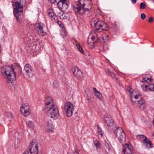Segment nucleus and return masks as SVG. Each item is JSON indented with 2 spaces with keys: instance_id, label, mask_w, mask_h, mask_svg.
I'll use <instances>...</instances> for the list:
<instances>
[{
  "instance_id": "nucleus-1",
  "label": "nucleus",
  "mask_w": 154,
  "mask_h": 154,
  "mask_svg": "<svg viewBox=\"0 0 154 154\" xmlns=\"http://www.w3.org/2000/svg\"><path fill=\"white\" fill-rule=\"evenodd\" d=\"M44 110L47 115L54 119H56L59 115V111L56 106L54 105L53 100L51 97H47L44 100Z\"/></svg>"
},
{
  "instance_id": "nucleus-2",
  "label": "nucleus",
  "mask_w": 154,
  "mask_h": 154,
  "mask_svg": "<svg viewBox=\"0 0 154 154\" xmlns=\"http://www.w3.org/2000/svg\"><path fill=\"white\" fill-rule=\"evenodd\" d=\"M26 4L25 0H14L12 2L13 12L17 20L20 21V17L23 11V7Z\"/></svg>"
},
{
  "instance_id": "nucleus-3",
  "label": "nucleus",
  "mask_w": 154,
  "mask_h": 154,
  "mask_svg": "<svg viewBox=\"0 0 154 154\" xmlns=\"http://www.w3.org/2000/svg\"><path fill=\"white\" fill-rule=\"evenodd\" d=\"M85 4L84 0H79L74 6L73 10L75 13L81 14H88L92 8V4L89 3L88 7L85 8Z\"/></svg>"
},
{
  "instance_id": "nucleus-4",
  "label": "nucleus",
  "mask_w": 154,
  "mask_h": 154,
  "mask_svg": "<svg viewBox=\"0 0 154 154\" xmlns=\"http://www.w3.org/2000/svg\"><path fill=\"white\" fill-rule=\"evenodd\" d=\"M11 68L8 66H4L1 68V72L4 76H6L8 80L7 85L9 86L12 85V82L16 79V77L14 74L11 71Z\"/></svg>"
},
{
  "instance_id": "nucleus-5",
  "label": "nucleus",
  "mask_w": 154,
  "mask_h": 154,
  "mask_svg": "<svg viewBox=\"0 0 154 154\" xmlns=\"http://www.w3.org/2000/svg\"><path fill=\"white\" fill-rule=\"evenodd\" d=\"M91 23L92 26L95 27L100 32L103 30H106L108 28V26L106 23L97 18H92Z\"/></svg>"
},
{
  "instance_id": "nucleus-6",
  "label": "nucleus",
  "mask_w": 154,
  "mask_h": 154,
  "mask_svg": "<svg viewBox=\"0 0 154 154\" xmlns=\"http://www.w3.org/2000/svg\"><path fill=\"white\" fill-rule=\"evenodd\" d=\"M114 132L121 143L122 144L125 142V134L122 128L117 127L114 130Z\"/></svg>"
},
{
  "instance_id": "nucleus-7",
  "label": "nucleus",
  "mask_w": 154,
  "mask_h": 154,
  "mask_svg": "<svg viewBox=\"0 0 154 154\" xmlns=\"http://www.w3.org/2000/svg\"><path fill=\"white\" fill-rule=\"evenodd\" d=\"M64 109L66 114V116L70 117L72 116L74 109L72 104L69 101L66 102L64 105Z\"/></svg>"
},
{
  "instance_id": "nucleus-8",
  "label": "nucleus",
  "mask_w": 154,
  "mask_h": 154,
  "mask_svg": "<svg viewBox=\"0 0 154 154\" xmlns=\"http://www.w3.org/2000/svg\"><path fill=\"white\" fill-rule=\"evenodd\" d=\"M33 71L31 66L29 64H26L23 70V74L29 78H32L33 76Z\"/></svg>"
},
{
  "instance_id": "nucleus-9",
  "label": "nucleus",
  "mask_w": 154,
  "mask_h": 154,
  "mask_svg": "<svg viewBox=\"0 0 154 154\" xmlns=\"http://www.w3.org/2000/svg\"><path fill=\"white\" fill-rule=\"evenodd\" d=\"M35 140H33L29 145V150L31 154H38V146Z\"/></svg>"
},
{
  "instance_id": "nucleus-10",
  "label": "nucleus",
  "mask_w": 154,
  "mask_h": 154,
  "mask_svg": "<svg viewBox=\"0 0 154 154\" xmlns=\"http://www.w3.org/2000/svg\"><path fill=\"white\" fill-rule=\"evenodd\" d=\"M20 110L21 114L25 116H28L30 113V107L27 103L23 104L21 105Z\"/></svg>"
},
{
  "instance_id": "nucleus-11",
  "label": "nucleus",
  "mask_w": 154,
  "mask_h": 154,
  "mask_svg": "<svg viewBox=\"0 0 154 154\" xmlns=\"http://www.w3.org/2000/svg\"><path fill=\"white\" fill-rule=\"evenodd\" d=\"M32 40L31 38H29L28 41L29 43L31 45V46L32 47L35 48V50H41V48H42V42H40L38 40L33 42L34 40L33 39V37H32Z\"/></svg>"
},
{
  "instance_id": "nucleus-12",
  "label": "nucleus",
  "mask_w": 154,
  "mask_h": 154,
  "mask_svg": "<svg viewBox=\"0 0 154 154\" xmlns=\"http://www.w3.org/2000/svg\"><path fill=\"white\" fill-rule=\"evenodd\" d=\"M58 7L62 11H65L68 8V2L66 0H59L57 3Z\"/></svg>"
},
{
  "instance_id": "nucleus-13",
  "label": "nucleus",
  "mask_w": 154,
  "mask_h": 154,
  "mask_svg": "<svg viewBox=\"0 0 154 154\" xmlns=\"http://www.w3.org/2000/svg\"><path fill=\"white\" fill-rule=\"evenodd\" d=\"M133 147L130 144L125 143L123 146L122 154H133Z\"/></svg>"
},
{
  "instance_id": "nucleus-14",
  "label": "nucleus",
  "mask_w": 154,
  "mask_h": 154,
  "mask_svg": "<svg viewBox=\"0 0 154 154\" xmlns=\"http://www.w3.org/2000/svg\"><path fill=\"white\" fill-rule=\"evenodd\" d=\"M72 71L74 76L78 79H81L83 78V73L77 67L73 66Z\"/></svg>"
},
{
  "instance_id": "nucleus-15",
  "label": "nucleus",
  "mask_w": 154,
  "mask_h": 154,
  "mask_svg": "<svg viewBox=\"0 0 154 154\" xmlns=\"http://www.w3.org/2000/svg\"><path fill=\"white\" fill-rule=\"evenodd\" d=\"M137 103L136 102V101L134 100V103L133 102V99H131V101L134 106L135 107H139L141 110H143L145 108V102L142 99H140L139 100H136Z\"/></svg>"
},
{
  "instance_id": "nucleus-16",
  "label": "nucleus",
  "mask_w": 154,
  "mask_h": 154,
  "mask_svg": "<svg viewBox=\"0 0 154 154\" xmlns=\"http://www.w3.org/2000/svg\"><path fill=\"white\" fill-rule=\"evenodd\" d=\"M35 29L41 35H44L46 34V32L43 30V24L41 23L35 24Z\"/></svg>"
},
{
  "instance_id": "nucleus-17",
  "label": "nucleus",
  "mask_w": 154,
  "mask_h": 154,
  "mask_svg": "<svg viewBox=\"0 0 154 154\" xmlns=\"http://www.w3.org/2000/svg\"><path fill=\"white\" fill-rule=\"evenodd\" d=\"M105 125L109 128L112 126L114 122L112 118L109 115L106 116L104 117Z\"/></svg>"
},
{
  "instance_id": "nucleus-18",
  "label": "nucleus",
  "mask_w": 154,
  "mask_h": 154,
  "mask_svg": "<svg viewBox=\"0 0 154 154\" xmlns=\"http://www.w3.org/2000/svg\"><path fill=\"white\" fill-rule=\"evenodd\" d=\"M97 40L94 41L92 43V44L94 43H95L96 42H100L102 43H105L107 42L109 40V38L108 36L106 35H103L101 36L98 37L97 36Z\"/></svg>"
},
{
  "instance_id": "nucleus-19",
  "label": "nucleus",
  "mask_w": 154,
  "mask_h": 154,
  "mask_svg": "<svg viewBox=\"0 0 154 154\" xmlns=\"http://www.w3.org/2000/svg\"><path fill=\"white\" fill-rule=\"evenodd\" d=\"M11 69H12V71H13V73H14L15 76L16 72L20 73L21 72V67L19 64L18 63H14L12 65Z\"/></svg>"
},
{
  "instance_id": "nucleus-20",
  "label": "nucleus",
  "mask_w": 154,
  "mask_h": 154,
  "mask_svg": "<svg viewBox=\"0 0 154 154\" xmlns=\"http://www.w3.org/2000/svg\"><path fill=\"white\" fill-rule=\"evenodd\" d=\"M126 91L130 93V94L131 96L130 99L131 100V99H132L134 103V100L136 101V102L137 103L136 100H137V99L138 98V96L137 95H134V92L133 89L131 88V87H129V88L126 89Z\"/></svg>"
},
{
  "instance_id": "nucleus-21",
  "label": "nucleus",
  "mask_w": 154,
  "mask_h": 154,
  "mask_svg": "<svg viewBox=\"0 0 154 154\" xmlns=\"http://www.w3.org/2000/svg\"><path fill=\"white\" fill-rule=\"evenodd\" d=\"M45 130L47 132H49L53 131L54 129L53 125L51 120H48L45 127Z\"/></svg>"
},
{
  "instance_id": "nucleus-22",
  "label": "nucleus",
  "mask_w": 154,
  "mask_h": 154,
  "mask_svg": "<svg viewBox=\"0 0 154 154\" xmlns=\"http://www.w3.org/2000/svg\"><path fill=\"white\" fill-rule=\"evenodd\" d=\"M47 12L51 20L56 22L57 19V17L54 13L53 10L51 9H49L48 10Z\"/></svg>"
},
{
  "instance_id": "nucleus-23",
  "label": "nucleus",
  "mask_w": 154,
  "mask_h": 154,
  "mask_svg": "<svg viewBox=\"0 0 154 154\" xmlns=\"http://www.w3.org/2000/svg\"><path fill=\"white\" fill-rule=\"evenodd\" d=\"M144 137L145 139L143 140L144 145L148 149L152 147V144L150 141L147 139L146 137L145 136Z\"/></svg>"
},
{
  "instance_id": "nucleus-24",
  "label": "nucleus",
  "mask_w": 154,
  "mask_h": 154,
  "mask_svg": "<svg viewBox=\"0 0 154 154\" xmlns=\"http://www.w3.org/2000/svg\"><path fill=\"white\" fill-rule=\"evenodd\" d=\"M120 26V24L118 22H116L113 25V28L114 29L119 30Z\"/></svg>"
},
{
  "instance_id": "nucleus-25",
  "label": "nucleus",
  "mask_w": 154,
  "mask_h": 154,
  "mask_svg": "<svg viewBox=\"0 0 154 154\" xmlns=\"http://www.w3.org/2000/svg\"><path fill=\"white\" fill-rule=\"evenodd\" d=\"M141 87L142 89L146 91L149 92L148 88V85H145L144 84L142 85Z\"/></svg>"
},
{
  "instance_id": "nucleus-26",
  "label": "nucleus",
  "mask_w": 154,
  "mask_h": 154,
  "mask_svg": "<svg viewBox=\"0 0 154 154\" xmlns=\"http://www.w3.org/2000/svg\"><path fill=\"white\" fill-rule=\"evenodd\" d=\"M26 123L27 126L30 128H32L34 127L33 123L32 121H27Z\"/></svg>"
},
{
  "instance_id": "nucleus-27",
  "label": "nucleus",
  "mask_w": 154,
  "mask_h": 154,
  "mask_svg": "<svg viewBox=\"0 0 154 154\" xmlns=\"http://www.w3.org/2000/svg\"><path fill=\"white\" fill-rule=\"evenodd\" d=\"M148 88L149 91H154V84H150L148 85Z\"/></svg>"
},
{
  "instance_id": "nucleus-28",
  "label": "nucleus",
  "mask_w": 154,
  "mask_h": 154,
  "mask_svg": "<svg viewBox=\"0 0 154 154\" xmlns=\"http://www.w3.org/2000/svg\"><path fill=\"white\" fill-rule=\"evenodd\" d=\"M95 95L99 99H101L102 98V96L101 94L99 91L94 93Z\"/></svg>"
},
{
  "instance_id": "nucleus-29",
  "label": "nucleus",
  "mask_w": 154,
  "mask_h": 154,
  "mask_svg": "<svg viewBox=\"0 0 154 154\" xmlns=\"http://www.w3.org/2000/svg\"><path fill=\"white\" fill-rule=\"evenodd\" d=\"M76 46L77 47L78 49L79 50V51L81 52V53H83V51L82 49V48L80 45V44L79 43H78L77 44Z\"/></svg>"
},
{
  "instance_id": "nucleus-30",
  "label": "nucleus",
  "mask_w": 154,
  "mask_h": 154,
  "mask_svg": "<svg viewBox=\"0 0 154 154\" xmlns=\"http://www.w3.org/2000/svg\"><path fill=\"white\" fill-rule=\"evenodd\" d=\"M6 116L9 118L12 119L14 117V116L12 114L9 112H7L6 113Z\"/></svg>"
},
{
  "instance_id": "nucleus-31",
  "label": "nucleus",
  "mask_w": 154,
  "mask_h": 154,
  "mask_svg": "<svg viewBox=\"0 0 154 154\" xmlns=\"http://www.w3.org/2000/svg\"><path fill=\"white\" fill-rule=\"evenodd\" d=\"M94 145L98 148L100 145V142L97 140H95L94 141Z\"/></svg>"
},
{
  "instance_id": "nucleus-32",
  "label": "nucleus",
  "mask_w": 154,
  "mask_h": 154,
  "mask_svg": "<svg viewBox=\"0 0 154 154\" xmlns=\"http://www.w3.org/2000/svg\"><path fill=\"white\" fill-rule=\"evenodd\" d=\"M146 7V5L144 2H142L140 5V8L141 9H144Z\"/></svg>"
},
{
  "instance_id": "nucleus-33",
  "label": "nucleus",
  "mask_w": 154,
  "mask_h": 154,
  "mask_svg": "<svg viewBox=\"0 0 154 154\" xmlns=\"http://www.w3.org/2000/svg\"><path fill=\"white\" fill-rule=\"evenodd\" d=\"M93 42H91L90 41H89V38L88 39V40L87 43L89 45V47L90 48H92L93 47L94 44L95 43H94L92 44V43Z\"/></svg>"
},
{
  "instance_id": "nucleus-34",
  "label": "nucleus",
  "mask_w": 154,
  "mask_h": 154,
  "mask_svg": "<svg viewBox=\"0 0 154 154\" xmlns=\"http://www.w3.org/2000/svg\"><path fill=\"white\" fill-rule=\"evenodd\" d=\"M106 72L109 75L113 74V75H114V73L113 71H112L111 70H109L108 69H106Z\"/></svg>"
},
{
  "instance_id": "nucleus-35",
  "label": "nucleus",
  "mask_w": 154,
  "mask_h": 154,
  "mask_svg": "<svg viewBox=\"0 0 154 154\" xmlns=\"http://www.w3.org/2000/svg\"><path fill=\"white\" fill-rule=\"evenodd\" d=\"M104 145L108 149H111V146L109 145V144L107 143L106 140L104 141Z\"/></svg>"
},
{
  "instance_id": "nucleus-36",
  "label": "nucleus",
  "mask_w": 154,
  "mask_h": 154,
  "mask_svg": "<svg viewBox=\"0 0 154 154\" xmlns=\"http://www.w3.org/2000/svg\"><path fill=\"white\" fill-rule=\"evenodd\" d=\"M108 49V47L106 45L104 44L103 45V49L104 51H106Z\"/></svg>"
},
{
  "instance_id": "nucleus-37",
  "label": "nucleus",
  "mask_w": 154,
  "mask_h": 154,
  "mask_svg": "<svg viewBox=\"0 0 154 154\" xmlns=\"http://www.w3.org/2000/svg\"><path fill=\"white\" fill-rule=\"evenodd\" d=\"M57 22L60 27H62L63 29V28L64 29H65V28L64 27H63V24L62 23L61 21H57Z\"/></svg>"
},
{
  "instance_id": "nucleus-38",
  "label": "nucleus",
  "mask_w": 154,
  "mask_h": 154,
  "mask_svg": "<svg viewBox=\"0 0 154 154\" xmlns=\"http://www.w3.org/2000/svg\"><path fill=\"white\" fill-rule=\"evenodd\" d=\"M97 36H98L96 34V36H92L91 37V39L92 41L93 42L94 41H96L97 40Z\"/></svg>"
},
{
  "instance_id": "nucleus-39",
  "label": "nucleus",
  "mask_w": 154,
  "mask_h": 154,
  "mask_svg": "<svg viewBox=\"0 0 154 154\" xmlns=\"http://www.w3.org/2000/svg\"><path fill=\"white\" fill-rule=\"evenodd\" d=\"M146 15L144 13H142L141 14V15H140V17H141V18L142 20H144L146 18Z\"/></svg>"
},
{
  "instance_id": "nucleus-40",
  "label": "nucleus",
  "mask_w": 154,
  "mask_h": 154,
  "mask_svg": "<svg viewBox=\"0 0 154 154\" xmlns=\"http://www.w3.org/2000/svg\"><path fill=\"white\" fill-rule=\"evenodd\" d=\"M97 131L98 133H99V134H100L101 135H102L103 134L101 133V130L100 127L99 126H97Z\"/></svg>"
},
{
  "instance_id": "nucleus-41",
  "label": "nucleus",
  "mask_w": 154,
  "mask_h": 154,
  "mask_svg": "<svg viewBox=\"0 0 154 154\" xmlns=\"http://www.w3.org/2000/svg\"><path fill=\"white\" fill-rule=\"evenodd\" d=\"M53 86L54 88H57L58 86V85L56 81H54L53 83Z\"/></svg>"
},
{
  "instance_id": "nucleus-42",
  "label": "nucleus",
  "mask_w": 154,
  "mask_h": 154,
  "mask_svg": "<svg viewBox=\"0 0 154 154\" xmlns=\"http://www.w3.org/2000/svg\"><path fill=\"white\" fill-rule=\"evenodd\" d=\"M153 19L152 17H151L149 18L148 21L149 23L152 22L153 21Z\"/></svg>"
},
{
  "instance_id": "nucleus-43",
  "label": "nucleus",
  "mask_w": 154,
  "mask_h": 154,
  "mask_svg": "<svg viewBox=\"0 0 154 154\" xmlns=\"http://www.w3.org/2000/svg\"><path fill=\"white\" fill-rule=\"evenodd\" d=\"M142 82H146L147 83H148V82L147 81V80L146 79V77H145V78H143V79L142 80Z\"/></svg>"
},
{
  "instance_id": "nucleus-44",
  "label": "nucleus",
  "mask_w": 154,
  "mask_h": 154,
  "mask_svg": "<svg viewBox=\"0 0 154 154\" xmlns=\"http://www.w3.org/2000/svg\"><path fill=\"white\" fill-rule=\"evenodd\" d=\"M23 154H29V151L28 150H26L25 151Z\"/></svg>"
},
{
  "instance_id": "nucleus-45",
  "label": "nucleus",
  "mask_w": 154,
  "mask_h": 154,
  "mask_svg": "<svg viewBox=\"0 0 154 154\" xmlns=\"http://www.w3.org/2000/svg\"><path fill=\"white\" fill-rule=\"evenodd\" d=\"M132 3L133 4H135L136 2H137V0H131Z\"/></svg>"
},
{
  "instance_id": "nucleus-46",
  "label": "nucleus",
  "mask_w": 154,
  "mask_h": 154,
  "mask_svg": "<svg viewBox=\"0 0 154 154\" xmlns=\"http://www.w3.org/2000/svg\"><path fill=\"white\" fill-rule=\"evenodd\" d=\"M74 154H79V153L78 152L76 149H75L74 150Z\"/></svg>"
},
{
  "instance_id": "nucleus-47",
  "label": "nucleus",
  "mask_w": 154,
  "mask_h": 154,
  "mask_svg": "<svg viewBox=\"0 0 154 154\" xmlns=\"http://www.w3.org/2000/svg\"><path fill=\"white\" fill-rule=\"evenodd\" d=\"M146 80H147L149 81V82H151V80H152V79H151V77L150 78H148V77L147 78L146 77Z\"/></svg>"
},
{
  "instance_id": "nucleus-48",
  "label": "nucleus",
  "mask_w": 154,
  "mask_h": 154,
  "mask_svg": "<svg viewBox=\"0 0 154 154\" xmlns=\"http://www.w3.org/2000/svg\"><path fill=\"white\" fill-rule=\"evenodd\" d=\"M93 88V89L94 90V93H95L98 91L94 87Z\"/></svg>"
},
{
  "instance_id": "nucleus-49",
  "label": "nucleus",
  "mask_w": 154,
  "mask_h": 154,
  "mask_svg": "<svg viewBox=\"0 0 154 154\" xmlns=\"http://www.w3.org/2000/svg\"><path fill=\"white\" fill-rule=\"evenodd\" d=\"M139 136H142V137L143 138L144 137V136L143 135H139Z\"/></svg>"
},
{
  "instance_id": "nucleus-50",
  "label": "nucleus",
  "mask_w": 154,
  "mask_h": 154,
  "mask_svg": "<svg viewBox=\"0 0 154 154\" xmlns=\"http://www.w3.org/2000/svg\"><path fill=\"white\" fill-rule=\"evenodd\" d=\"M153 1H154V0H153Z\"/></svg>"
}]
</instances>
